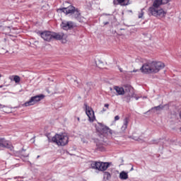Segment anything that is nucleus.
<instances>
[{"mask_svg": "<svg viewBox=\"0 0 181 181\" xmlns=\"http://www.w3.org/2000/svg\"><path fill=\"white\" fill-rule=\"evenodd\" d=\"M164 68L165 64L161 62H146L142 65L140 71L144 74H152V73H158Z\"/></svg>", "mask_w": 181, "mask_h": 181, "instance_id": "f03ea898", "label": "nucleus"}, {"mask_svg": "<svg viewBox=\"0 0 181 181\" xmlns=\"http://www.w3.org/2000/svg\"><path fill=\"white\" fill-rule=\"evenodd\" d=\"M84 105L86 107V114L88 117V121L90 122H94L95 120V115H94V110L91 107H90L88 105H87V103H84Z\"/></svg>", "mask_w": 181, "mask_h": 181, "instance_id": "6e6552de", "label": "nucleus"}, {"mask_svg": "<svg viewBox=\"0 0 181 181\" xmlns=\"http://www.w3.org/2000/svg\"><path fill=\"white\" fill-rule=\"evenodd\" d=\"M132 139H134V141H138V142H142V141H144V139L142 138H141V136L138 137L135 135V133L133 134V135L132 136Z\"/></svg>", "mask_w": 181, "mask_h": 181, "instance_id": "6ab92c4d", "label": "nucleus"}, {"mask_svg": "<svg viewBox=\"0 0 181 181\" xmlns=\"http://www.w3.org/2000/svg\"><path fill=\"white\" fill-rule=\"evenodd\" d=\"M129 122V119L128 117H125L124 119V124L121 127V132H119V134H125V130L128 128Z\"/></svg>", "mask_w": 181, "mask_h": 181, "instance_id": "2eb2a0df", "label": "nucleus"}, {"mask_svg": "<svg viewBox=\"0 0 181 181\" xmlns=\"http://www.w3.org/2000/svg\"><path fill=\"white\" fill-rule=\"evenodd\" d=\"M92 169H97L98 170H100L101 172H104V170H107L110 164L108 163H103V162H93L90 164Z\"/></svg>", "mask_w": 181, "mask_h": 181, "instance_id": "423d86ee", "label": "nucleus"}, {"mask_svg": "<svg viewBox=\"0 0 181 181\" xmlns=\"http://www.w3.org/2000/svg\"><path fill=\"white\" fill-rule=\"evenodd\" d=\"M52 39H55L56 40H62V43H66L67 42V35L63 33H52Z\"/></svg>", "mask_w": 181, "mask_h": 181, "instance_id": "9b49d317", "label": "nucleus"}, {"mask_svg": "<svg viewBox=\"0 0 181 181\" xmlns=\"http://www.w3.org/2000/svg\"><path fill=\"white\" fill-rule=\"evenodd\" d=\"M180 57H181V55H180Z\"/></svg>", "mask_w": 181, "mask_h": 181, "instance_id": "79ce46f5", "label": "nucleus"}, {"mask_svg": "<svg viewBox=\"0 0 181 181\" xmlns=\"http://www.w3.org/2000/svg\"><path fill=\"white\" fill-rule=\"evenodd\" d=\"M43 98H45L44 95L33 96L29 100V101L25 103V106L29 107L30 105H35V103H39V101H41V100H43Z\"/></svg>", "mask_w": 181, "mask_h": 181, "instance_id": "0eeeda50", "label": "nucleus"}, {"mask_svg": "<svg viewBox=\"0 0 181 181\" xmlns=\"http://www.w3.org/2000/svg\"><path fill=\"white\" fill-rule=\"evenodd\" d=\"M124 88V94L126 95V101L127 103H129L132 98L135 97V92L134 91V88L130 85L126 84L123 86Z\"/></svg>", "mask_w": 181, "mask_h": 181, "instance_id": "39448f33", "label": "nucleus"}, {"mask_svg": "<svg viewBox=\"0 0 181 181\" xmlns=\"http://www.w3.org/2000/svg\"><path fill=\"white\" fill-rule=\"evenodd\" d=\"M0 147L6 148L7 149H12V144L11 142L6 141L5 138H0Z\"/></svg>", "mask_w": 181, "mask_h": 181, "instance_id": "ddd939ff", "label": "nucleus"}, {"mask_svg": "<svg viewBox=\"0 0 181 181\" xmlns=\"http://www.w3.org/2000/svg\"><path fill=\"white\" fill-rule=\"evenodd\" d=\"M119 119V116L117 115L115 117V121H118Z\"/></svg>", "mask_w": 181, "mask_h": 181, "instance_id": "bb28decb", "label": "nucleus"}, {"mask_svg": "<svg viewBox=\"0 0 181 181\" xmlns=\"http://www.w3.org/2000/svg\"><path fill=\"white\" fill-rule=\"evenodd\" d=\"M130 170H134V167H132Z\"/></svg>", "mask_w": 181, "mask_h": 181, "instance_id": "e433bc0d", "label": "nucleus"}, {"mask_svg": "<svg viewBox=\"0 0 181 181\" xmlns=\"http://www.w3.org/2000/svg\"><path fill=\"white\" fill-rule=\"evenodd\" d=\"M1 77H2V75L0 74V78H1Z\"/></svg>", "mask_w": 181, "mask_h": 181, "instance_id": "58836bf2", "label": "nucleus"}, {"mask_svg": "<svg viewBox=\"0 0 181 181\" xmlns=\"http://www.w3.org/2000/svg\"><path fill=\"white\" fill-rule=\"evenodd\" d=\"M61 28L64 30H71V29L76 28V24L73 21H62Z\"/></svg>", "mask_w": 181, "mask_h": 181, "instance_id": "9d476101", "label": "nucleus"}, {"mask_svg": "<svg viewBox=\"0 0 181 181\" xmlns=\"http://www.w3.org/2000/svg\"><path fill=\"white\" fill-rule=\"evenodd\" d=\"M105 111H107V110H105V109L103 108V110H102V112H105Z\"/></svg>", "mask_w": 181, "mask_h": 181, "instance_id": "2f4dec72", "label": "nucleus"}, {"mask_svg": "<svg viewBox=\"0 0 181 181\" xmlns=\"http://www.w3.org/2000/svg\"><path fill=\"white\" fill-rule=\"evenodd\" d=\"M60 11L66 15H71L72 18L76 19L79 22L81 21V13L78 8H76L74 6H69L68 7L60 8L57 9V12Z\"/></svg>", "mask_w": 181, "mask_h": 181, "instance_id": "7ed1b4c3", "label": "nucleus"}, {"mask_svg": "<svg viewBox=\"0 0 181 181\" xmlns=\"http://www.w3.org/2000/svg\"><path fill=\"white\" fill-rule=\"evenodd\" d=\"M163 108H165V106H163L161 105H158V106H155L153 107H152L151 110H149L148 111V112L153 111V112H155L156 111H160L161 110H163Z\"/></svg>", "mask_w": 181, "mask_h": 181, "instance_id": "f3484780", "label": "nucleus"}, {"mask_svg": "<svg viewBox=\"0 0 181 181\" xmlns=\"http://www.w3.org/2000/svg\"><path fill=\"white\" fill-rule=\"evenodd\" d=\"M114 90H115L116 93H117V95H125L124 88L115 86L113 87Z\"/></svg>", "mask_w": 181, "mask_h": 181, "instance_id": "dca6fc26", "label": "nucleus"}, {"mask_svg": "<svg viewBox=\"0 0 181 181\" xmlns=\"http://www.w3.org/2000/svg\"><path fill=\"white\" fill-rule=\"evenodd\" d=\"M136 71H138V70H134L132 73H136Z\"/></svg>", "mask_w": 181, "mask_h": 181, "instance_id": "c756f323", "label": "nucleus"}, {"mask_svg": "<svg viewBox=\"0 0 181 181\" xmlns=\"http://www.w3.org/2000/svg\"><path fill=\"white\" fill-rule=\"evenodd\" d=\"M104 177L105 179H107V180H110V179H111V174L108 172H105Z\"/></svg>", "mask_w": 181, "mask_h": 181, "instance_id": "aec40b11", "label": "nucleus"}, {"mask_svg": "<svg viewBox=\"0 0 181 181\" xmlns=\"http://www.w3.org/2000/svg\"><path fill=\"white\" fill-rule=\"evenodd\" d=\"M144 13H145L144 12V9H141V12L139 13V18L141 19V18H143Z\"/></svg>", "mask_w": 181, "mask_h": 181, "instance_id": "5701e85b", "label": "nucleus"}, {"mask_svg": "<svg viewBox=\"0 0 181 181\" xmlns=\"http://www.w3.org/2000/svg\"><path fill=\"white\" fill-rule=\"evenodd\" d=\"M131 4L129 0H114L113 4L117 6V5H121V6H127Z\"/></svg>", "mask_w": 181, "mask_h": 181, "instance_id": "4468645a", "label": "nucleus"}, {"mask_svg": "<svg viewBox=\"0 0 181 181\" xmlns=\"http://www.w3.org/2000/svg\"><path fill=\"white\" fill-rule=\"evenodd\" d=\"M13 80L16 83H19L21 81V77L19 76H15Z\"/></svg>", "mask_w": 181, "mask_h": 181, "instance_id": "4be33fe9", "label": "nucleus"}, {"mask_svg": "<svg viewBox=\"0 0 181 181\" xmlns=\"http://www.w3.org/2000/svg\"><path fill=\"white\" fill-rule=\"evenodd\" d=\"M39 158H40V156H37V159H39Z\"/></svg>", "mask_w": 181, "mask_h": 181, "instance_id": "f704fd0d", "label": "nucleus"}, {"mask_svg": "<svg viewBox=\"0 0 181 181\" xmlns=\"http://www.w3.org/2000/svg\"><path fill=\"white\" fill-rule=\"evenodd\" d=\"M119 179H121V180H127V179H128V173L122 171L119 173Z\"/></svg>", "mask_w": 181, "mask_h": 181, "instance_id": "a211bd4d", "label": "nucleus"}, {"mask_svg": "<svg viewBox=\"0 0 181 181\" xmlns=\"http://www.w3.org/2000/svg\"><path fill=\"white\" fill-rule=\"evenodd\" d=\"M97 151H104V147L103 146L98 147V145H97Z\"/></svg>", "mask_w": 181, "mask_h": 181, "instance_id": "b1692460", "label": "nucleus"}, {"mask_svg": "<svg viewBox=\"0 0 181 181\" xmlns=\"http://www.w3.org/2000/svg\"><path fill=\"white\" fill-rule=\"evenodd\" d=\"M98 131L100 134L105 137H107V135H112V130L107 126L100 125V128L98 129Z\"/></svg>", "mask_w": 181, "mask_h": 181, "instance_id": "f8f14e48", "label": "nucleus"}, {"mask_svg": "<svg viewBox=\"0 0 181 181\" xmlns=\"http://www.w3.org/2000/svg\"><path fill=\"white\" fill-rule=\"evenodd\" d=\"M110 91H112V88H110Z\"/></svg>", "mask_w": 181, "mask_h": 181, "instance_id": "c9c22d12", "label": "nucleus"}, {"mask_svg": "<svg viewBox=\"0 0 181 181\" xmlns=\"http://www.w3.org/2000/svg\"><path fill=\"white\" fill-rule=\"evenodd\" d=\"M170 1L172 0H154L152 6L148 8V15L158 18V19L165 18L168 11L163 10V8H159V6L166 5V4H169Z\"/></svg>", "mask_w": 181, "mask_h": 181, "instance_id": "f257e3e1", "label": "nucleus"}, {"mask_svg": "<svg viewBox=\"0 0 181 181\" xmlns=\"http://www.w3.org/2000/svg\"><path fill=\"white\" fill-rule=\"evenodd\" d=\"M119 71L121 72V73H122V69H119Z\"/></svg>", "mask_w": 181, "mask_h": 181, "instance_id": "72a5a7b5", "label": "nucleus"}, {"mask_svg": "<svg viewBox=\"0 0 181 181\" xmlns=\"http://www.w3.org/2000/svg\"><path fill=\"white\" fill-rule=\"evenodd\" d=\"M158 144V141H156V140H153L150 142V144Z\"/></svg>", "mask_w": 181, "mask_h": 181, "instance_id": "a878e982", "label": "nucleus"}, {"mask_svg": "<svg viewBox=\"0 0 181 181\" xmlns=\"http://www.w3.org/2000/svg\"><path fill=\"white\" fill-rule=\"evenodd\" d=\"M136 100H138V98L136 97Z\"/></svg>", "mask_w": 181, "mask_h": 181, "instance_id": "a19ab883", "label": "nucleus"}, {"mask_svg": "<svg viewBox=\"0 0 181 181\" xmlns=\"http://www.w3.org/2000/svg\"><path fill=\"white\" fill-rule=\"evenodd\" d=\"M3 111H4V112H7V113L9 112H8V110H4Z\"/></svg>", "mask_w": 181, "mask_h": 181, "instance_id": "7c9ffc66", "label": "nucleus"}, {"mask_svg": "<svg viewBox=\"0 0 181 181\" xmlns=\"http://www.w3.org/2000/svg\"><path fill=\"white\" fill-rule=\"evenodd\" d=\"M54 144H57L58 146H65L69 144V136L64 134H55L52 139Z\"/></svg>", "mask_w": 181, "mask_h": 181, "instance_id": "20e7f679", "label": "nucleus"}, {"mask_svg": "<svg viewBox=\"0 0 181 181\" xmlns=\"http://www.w3.org/2000/svg\"><path fill=\"white\" fill-rule=\"evenodd\" d=\"M0 108H8V106L5 105L0 104Z\"/></svg>", "mask_w": 181, "mask_h": 181, "instance_id": "393cba45", "label": "nucleus"}, {"mask_svg": "<svg viewBox=\"0 0 181 181\" xmlns=\"http://www.w3.org/2000/svg\"><path fill=\"white\" fill-rule=\"evenodd\" d=\"M29 156V153H25V151H21V158L23 159V158H28Z\"/></svg>", "mask_w": 181, "mask_h": 181, "instance_id": "412c9836", "label": "nucleus"}, {"mask_svg": "<svg viewBox=\"0 0 181 181\" xmlns=\"http://www.w3.org/2000/svg\"><path fill=\"white\" fill-rule=\"evenodd\" d=\"M120 30H124V28H120Z\"/></svg>", "mask_w": 181, "mask_h": 181, "instance_id": "4c0bfd02", "label": "nucleus"}, {"mask_svg": "<svg viewBox=\"0 0 181 181\" xmlns=\"http://www.w3.org/2000/svg\"><path fill=\"white\" fill-rule=\"evenodd\" d=\"M4 29V27L2 25H0V30Z\"/></svg>", "mask_w": 181, "mask_h": 181, "instance_id": "473e14b6", "label": "nucleus"}, {"mask_svg": "<svg viewBox=\"0 0 181 181\" xmlns=\"http://www.w3.org/2000/svg\"><path fill=\"white\" fill-rule=\"evenodd\" d=\"M105 107L106 108H108L110 107V105L108 103L105 104Z\"/></svg>", "mask_w": 181, "mask_h": 181, "instance_id": "cd10ccee", "label": "nucleus"}, {"mask_svg": "<svg viewBox=\"0 0 181 181\" xmlns=\"http://www.w3.org/2000/svg\"><path fill=\"white\" fill-rule=\"evenodd\" d=\"M104 23L105 25H109V24H110V22L107 21V22H105V23Z\"/></svg>", "mask_w": 181, "mask_h": 181, "instance_id": "c85d7f7f", "label": "nucleus"}, {"mask_svg": "<svg viewBox=\"0 0 181 181\" xmlns=\"http://www.w3.org/2000/svg\"><path fill=\"white\" fill-rule=\"evenodd\" d=\"M3 86H0V88H2Z\"/></svg>", "mask_w": 181, "mask_h": 181, "instance_id": "ea45409f", "label": "nucleus"}, {"mask_svg": "<svg viewBox=\"0 0 181 181\" xmlns=\"http://www.w3.org/2000/svg\"><path fill=\"white\" fill-rule=\"evenodd\" d=\"M38 35H40L42 39H44L46 42H50V40L53 39V33L50 31H39Z\"/></svg>", "mask_w": 181, "mask_h": 181, "instance_id": "1a4fd4ad", "label": "nucleus"}]
</instances>
